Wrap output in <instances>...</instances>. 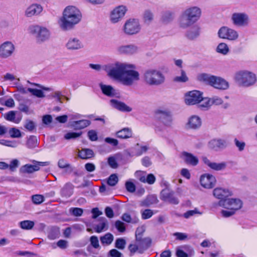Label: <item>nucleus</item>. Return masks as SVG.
<instances>
[{"label": "nucleus", "instance_id": "49", "mask_svg": "<svg viewBox=\"0 0 257 257\" xmlns=\"http://www.w3.org/2000/svg\"><path fill=\"white\" fill-rule=\"evenodd\" d=\"M201 185L204 188H209V174H204L200 178Z\"/></svg>", "mask_w": 257, "mask_h": 257}, {"label": "nucleus", "instance_id": "27", "mask_svg": "<svg viewBox=\"0 0 257 257\" xmlns=\"http://www.w3.org/2000/svg\"><path fill=\"white\" fill-rule=\"evenodd\" d=\"M201 125V120L200 118L197 115H192L186 123V127L188 128L196 130L199 128Z\"/></svg>", "mask_w": 257, "mask_h": 257}, {"label": "nucleus", "instance_id": "25", "mask_svg": "<svg viewBox=\"0 0 257 257\" xmlns=\"http://www.w3.org/2000/svg\"><path fill=\"white\" fill-rule=\"evenodd\" d=\"M196 23L200 18L201 10L198 7H191L184 10Z\"/></svg>", "mask_w": 257, "mask_h": 257}, {"label": "nucleus", "instance_id": "63", "mask_svg": "<svg viewBox=\"0 0 257 257\" xmlns=\"http://www.w3.org/2000/svg\"><path fill=\"white\" fill-rule=\"evenodd\" d=\"M24 127L27 129L28 131L30 132H32L33 131L35 128V123L30 120H26Z\"/></svg>", "mask_w": 257, "mask_h": 257}, {"label": "nucleus", "instance_id": "46", "mask_svg": "<svg viewBox=\"0 0 257 257\" xmlns=\"http://www.w3.org/2000/svg\"><path fill=\"white\" fill-rule=\"evenodd\" d=\"M100 241L102 244L109 245L111 243L113 240V236L110 233H107L104 235L100 237Z\"/></svg>", "mask_w": 257, "mask_h": 257}, {"label": "nucleus", "instance_id": "9", "mask_svg": "<svg viewBox=\"0 0 257 257\" xmlns=\"http://www.w3.org/2000/svg\"><path fill=\"white\" fill-rule=\"evenodd\" d=\"M232 24L238 27H247L250 23L249 15L244 12L233 13L231 17Z\"/></svg>", "mask_w": 257, "mask_h": 257}, {"label": "nucleus", "instance_id": "12", "mask_svg": "<svg viewBox=\"0 0 257 257\" xmlns=\"http://www.w3.org/2000/svg\"><path fill=\"white\" fill-rule=\"evenodd\" d=\"M160 198L161 200L173 205H177L180 202L175 192L170 188L163 189L160 193Z\"/></svg>", "mask_w": 257, "mask_h": 257}, {"label": "nucleus", "instance_id": "41", "mask_svg": "<svg viewBox=\"0 0 257 257\" xmlns=\"http://www.w3.org/2000/svg\"><path fill=\"white\" fill-rule=\"evenodd\" d=\"M100 221V223L95 225L94 227V229L95 231L97 233H100L103 231V230L107 229V221L105 218L101 217L99 219Z\"/></svg>", "mask_w": 257, "mask_h": 257}, {"label": "nucleus", "instance_id": "6", "mask_svg": "<svg viewBox=\"0 0 257 257\" xmlns=\"http://www.w3.org/2000/svg\"><path fill=\"white\" fill-rule=\"evenodd\" d=\"M28 32L35 37L38 43H42L48 41L51 35V33L47 28L38 25L29 26Z\"/></svg>", "mask_w": 257, "mask_h": 257}, {"label": "nucleus", "instance_id": "33", "mask_svg": "<svg viewBox=\"0 0 257 257\" xmlns=\"http://www.w3.org/2000/svg\"><path fill=\"white\" fill-rule=\"evenodd\" d=\"M159 200L156 196L150 195L140 203V206L142 207H149L153 204H157Z\"/></svg>", "mask_w": 257, "mask_h": 257}, {"label": "nucleus", "instance_id": "30", "mask_svg": "<svg viewBox=\"0 0 257 257\" xmlns=\"http://www.w3.org/2000/svg\"><path fill=\"white\" fill-rule=\"evenodd\" d=\"M74 186L71 183H66L61 189V195L65 198L70 197L73 193Z\"/></svg>", "mask_w": 257, "mask_h": 257}, {"label": "nucleus", "instance_id": "16", "mask_svg": "<svg viewBox=\"0 0 257 257\" xmlns=\"http://www.w3.org/2000/svg\"><path fill=\"white\" fill-rule=\"evenodd\" d=\"M15 46L9 41L3 43L0 45V58L6 59L11 56L14 53Z\"/></svg>", "mask_w": 257, "mask_h": 257}, {"label": "nucleus", "instance_id": "43", "mask_svg": "<svg viewBox=\"0 0 257 257\" xmlns=\"http://www.w3.org/2000/svg\"><path fill=\"white\" fill-rule=\"evenodd\" d=\"M216 51L217 53L223 55H226L229 53L230 49L227 44L220 43L216 47Z\"/></svg>", "mask_w": 257, "mask_h": 257}, {"label": "nucleus", "instance_id": "35", "mask_svg": "<svg viewBox=\"0 0 257 257\" xmlns=\"http://www.w3.org/2000/svg\"><path fill=\"white\" fill-rule=\"evenodd\" d=\"M102 93L109 97H113L115 94V90L110 85H106L100 83L99 84Z\"/></svg>", "mask_w": 257, "mask_h": 257}, {"label": "nucleus", "instance_id": "3", "mask_svg": "<svg viewBox=\"0 0 257 257\" xmlns=\"http://www.w3.org/2000/svg\"><path fill=\"white\" fill-rule=\"evenodd\" d=\"M220 206L226 210H222L220 213L224 217H230L240 210L243 206L242 201L239 198H229L220 200L218 202Z\"/></svg>", "mask_w": 257, "mask_h": 257}, {"label": "nucleus", "instance_id": "20", "mask_svg": "<svg viewBox=\"0 0 257 257\" xmlns=\"http://www.w3.org/2000/svg\"><path fill=\"white\" fill-rule=\"evenodd\" d=\"M65 47L69 50L75 51L82 49L84 47V45L78 38L71 37L66 43Z\"/></svg>", "mask_w": 257, "mask_h": 257}, {"label": "nucleus", "instance_id": "44", "mask_svg": "<svg viewBox=\"0 0 257 257\" xmlns=\"http://www.w3.org/2000/svg\"><path fill=\"white\" fill-rule=\"evenodd\" d=\"M181 75L176 76L173 78V81L178 83H185L189 80L185 71L183 69H180Z\"/></svg>", "mask_w": 257, "mask_h": 257}, {"label": "nucleus", "instance_id": "24", "mask_svg": "<svg viewBox=\"0 0 257 257\" xmlns=\"http://www.w3.org/2000/svg\"><path fill=\"white\" fill-rule=\"evenodd\" d=\"M138 47L135 45L131 44L127 45H122L117 48V51L119 54H134L138 52Z\"/></svg>", "mask_w": 257, "mask_h": 257}, {"label": "nucleus", "instance_id": "47", "mask_svg": "<svg viewBox=\"0 0 257 257\" xmlns=\"http://www.w3.org/2000/svg\"><path fill=\"white\" fill-rule=\"evenodd\" d=\"M226 164L225 162L220 163H210V168L215 171H220L226 168Z\"/></svg>", "mask_w": 257, "mask_h": 257}, {"label": "nucleus", "instance_id": "17", "mask_svg": "<svg viewBox=\"0 0 257 257\" xmlns=\"http://www.w3.org/2000/svg\"><path fill=\"white\" fill-rule=\"evenodd\" d=\"M43 11V7L40 4H32L25 10L24 15L27 18H31L39 15Z\"/></svg>", "mask_w": 257, "mask_h": 257}, {"label": "nucleus", "instance_id": "11", "mask_svg": "<svg viewBox=\"0 0 257 257\" xmlns=\"http://www.w3.org/2000/svg\"><path fill=\"white\" fill-rule=\"evenodd\" d=\"M127 9L124 5L116 7L110 12L109 20L112 24H116L121 21L124 17Z\"/></svg>", "mask_w": 257, "mask_h": 257}, {"label": "nucleus", "instance_id": "53", "mask_svg": "<svg viewBox=\"0 0 257 257\" xmlns=\"http://www.w3.org/2000/svg\"><path fill=\"white\" fill-rule=\"evenodd\" d=\"M0 144L12 148H16L18 146V143L16 141H11L6 140H1Z\"/></svg>", "mask_w": 257, "mask_h": 257}, {"label": "nucleus", "instance_id": "48", "mask_svg": "<svg viewBox=\"0 0 257 257\" xmlns=\"http://www.w3.org/2000/svg\"><path fill=\"white\" fill-rule=\"evenodd\" d=\"M141 217L146 220L150 218L154 214L153 210L150 209H146L141 210Z\"/></svg>", "mask_w": 257, "mask_h": 257}, {"label": "nucleus", "instance_id": "64", "mask_svg": "<svg viewBox=\"0 0 257 257\" xmlns=\"http://www.w3.org/2000/svg\"><path fill=\"white\" fill-rule=\"evenodd\" d=\"M108 255L111 257H123L122 253L116 249H112L108 252Z\"/></svg>", "mask_w": 257, "mask_h": 257}, {"label": "nucleus", "instance_id": "31", "mask_svg": "<svg viewBox=\"0 0 257 257\" xmlns=\"http://www.w3.org/2000/svg\"><path fill=\"white\" fill-rule=\"evenodd\" d=\"M199 34V27L197 26H194L186 32L185 36L187 39L193 40L197 38Z\"/></svg>", "mask_w": 257, "mask_h": 257}, {"label": "nucleus", "instance_id": "38", "mask_svg": "<svg viewBox=\"0 0 257 257\" xmlns=\"http://www.w3.org/2000/svg\"><path fill=\"white\" fill-rule=\"evenodd\" d=\"M79 157L82 159H89L94 157L93 151L89 149H82L79 151Z\"/></svg>", "mask_w": 257, "mask_h": 257}, {"label": "nucleus", "instance_id": "42", "mask_svg": "<svg viewBox=\"0 0 257 257\" xmlns=\"http://www.w3.org/2000/svg\"><path fill=\"white\" fill-rule=\"evenodd\" d=\"M132 136V131L128 128H124L116 133L117 137L120 139H128L131 138Z\"/></svg>", "mask_w": 257, "mask_h": 257}, {"label": "nucleus", "instance_id": "54", "mask_svg": "<svg viewBox=\"0 0 257 257\" xmlns=\"http://www.w3.org/2000/svg\"><path fill=\"white\" fill-rule=\"evenodd\" d=\"M198 104V107L200 109L203 110H207L209 107V99L207 98H203L202 100Z\"/></svg>", "mask_w": 257, "mask_h": 257}, {"label": "nucleus", "instance_id": "59", "mask_svg": "<svg viewBox=\"0 0 257 257\" xmlns=\"http://www.w3.org/2000/svg\"><path fill=\"white\" fill-rule=\"evenodd\" d=\"M223 103V100L221 98L217 96H212L210 98V105H218L221 104Z\"/></svg>", "mask_w": 257, "mask_h": 257}, {"label": "nucleus", "instance_id": "45", "mask_svg": "<svg viewBox=\"0 0 257 257\" xmlns=\"http://www.w3.org/2000/svg\"><path fill=\"white\" fill-rule=\"evenodd\" d=\"M35 223L31 220H24L19 222L20 227L24 230H31L34 226Z\"/></svg>", "mask_w": 257, "mask_h": 257}, {"label": "nucleus", "instance_id": "52", "mask_svg": "<svg viewBox=\"0 0 257 257\" xmlns=\"http://www.w3.org/2000/svg\"><path fill=\"white\" fill-rule=\"evenodd\" d=\"M15 112L14 111H10L6 114L5 118L9 121L18 123L20 122V120H15Z\"/></svg>", "mask_w": 257, "mask_h": 257}, {"label": "nucleus", "instance_id": "28", "mask_svg": "<svg viewBox=\"0 0 257 257\" xmlns=\"http://www.w3.org/2000/svg\"><path fill=\"white\" fill-rule=\"evenodd\" d=\"M210 147L215 151L222 150L225 148L227 144L225 140L222 139H213L210 142Z\"/></svg>", "mask_w": 257, "mask_h": 257}, {"label": "nucleus", "instance_id": "13", "mask_svg": "<svg viewBox=\"0 0 257 257\" xmlns=\"http://www.w3.org/2000/svg\"><path fill=\"white\" fill-rule=\"evenodd\" d=\"M203 99L202 93L200 91L194 90L187 92L185 94V103L188 105L199 103Z\"/></svg>", "mask_w": 257, "mask_h": 257}, {"label": "nucleus", "instance_id": "40", "mask_svg": "<svg viewBox=\"0 0 257 257\" xmlns=\"http://www.w3.org/2000/svg\"><path fill=\"white\" fill-rule=\"evenodd\" d=\"M175 14L173 12L166 11L162 13L161 21L165 24L171 22L174 18Z\"/></svg>", "mask_w": 257, "mask_h": 257}, {"label": "nucleus", "instance_id": "51", "mask_svg": "<svg viewBox=\"0 0 257 257\" xmlns=\"http://www.w3.org/2000/svg\"><path fill=\"white\" fill-rule=\"evenodd\" d=\"M118 179L115 174L111 175L107 179V184L110 186H115L118 182Z\"/></svg>", "mask_w": 257, "mask_h": 257}, {"label": "nucleus", "instance_id": "62", "mask_svg": "<svg viewBox=\"0 0 257 257\" xmlns=\"http://www.w3.org/2000/svg\"><path fill=\"white\" fill-rule=\"evenodd\" d=\"M82 133H75V132H69L67 133L65 136L64 138L66 140H70L72 139H75L80 137Z\"/></svg>", "mask_w": 257, "mask_h": 257}, {"label": "nucleus", "instance_id": "61", "mask_svg": "<svg viewBox=\"0 0 257 257\" xmlns=\"http://www.w3.org/2000/svg\"><path fill=\"white\" fill-rule=\"evenodd\" d=\"M69 211L75 216H80L82 215L83 210L80 208H71Z\"/></svg>", "mask_w": 257, "mask_h": 257}, {"label": "nucleus", "instance_id": "58", "mask_svg": "<svg viewBox=\"0 0 257 257\" xmlns=\"http://www.w3.org/2000/svg\"><path fill=\"white\" fill-rule=\"evenodd\" d=\"M37 143V139L35 136H31L28 140L27 146L29 148L35 147Z\"/></svg>", "mask_w": 257, "mask_h": 257}, {"label": "nucleus", "instance_id": "32", "mask_svg": "<svg viewBox=\"0 0 257 257\" xmlns=\"http://www.w3.org/2000/svg\"><path fill=\"white\" fill-rule=\"evenodd\" d=\"M149 148L147 146H141L139 144H137L132 149V156H140L143 153L146 152Z\"/></svg>", "mask_w": 257, "mask_h": 257}, {"label": "nucleus", "instance_id": "4", "mask_svg": "<svg viewBox=\"0 0 257 257\" xmlns=\"http://www.w3.org/2000/svg\"><path fill=\"white\" fill-rule=\"evenodd\" d=\"M233 79L236 84L243 87L254 85L257 81L256 74L247 70H240L235 72Z\"/></svg>", "mask_w": 257, "mask_h": 257}, {"label": "nucleus", "instance_id": "60", "mask_svg": "<svg viewBox=\"0 0 257 257\" xmlns=\"http://www.w3.org/2000/svg\"><path fill=\"white\" fill-rule=\"evenodd\" d=\"M125 186L126 190L130 193H134L136 191L135 185L130 181H127L125 182Z\"/></svg>", "mask_w": 257, "mask_h": 257}, {"label": "nucleus", "instance_id": "57", "mask_svg": "<svg viewBox=\"0 0 257 257\" xmlns=\"http://www.w3.org/2000/svg\"><path fill=\"white\" fill-rule=\"evenodd\" d=\"M125 240L121 238H118L116 240L115 242V246L118 249H123L125 246Z\"/></svg>", "mask_w": 257, "mask_h": 257}, {"label": "nucleus", "instance_id": "23", "mask_svg": "<svg viewBox=\"0 0 257 257\" xmlns=\"http://www.w3.org/2000/svg\"><path fill=\"white\" fill-rule=\"evenodd\" d=\"M114 63L108 64L106 65H101L100 64H89V66L92 69L99 71L101 70H104L107 73V75L110 77H111V73H112Z\"/></svg>", "mask_w": 257, "mask_h": 257}, {"label": "nucleus", "instance_id": "22", "mask_svg": "<svg viewBox=\"0 0 257 257\" xmlns=\"http://www.w3.org/2000/svg\"><path fill=\"white\" fill-rule=\"evenodd\" d=\"M213 195L216 198L222 200L232 196L233 192L229 189L216 188L213 191Z\"/></svg>", "mask_w": 257, "mask_h": 257}, {"label": "nucleus", "instance_id": "19", "mask_svg": "<svg viewBox=\"0 0 257 257\" xmlns=\"http://www.w3.org/2000/svg\"><path fill=\"white\" fill-rule=\"evenodd\" d=\"M195 23L192 20L191 17L185 12L183 11L179 18V25L180 27L183 29H186Z\"/></svg>", "mask_w": 257, "mask_h": 257}, {"label": "nucleus", "instance_id": "10", "mask_svg": "<svg viewBox=\"0 0 257 257\" xmlns=\"http://www.w3.org/2000/svg\"><path fill=\"white\" fill-rule=\"evenodd\" d=\"M217 35L219 38L230 41H236L239 38V34L236 30L227 26L221 27L219 29Z\"/></svg>", "mask_w": 257, "mask_h": 257}, {"label": "nucleus", "instance_id": "1", "mask_svg": "<svg viewBox=\"0 0 257 257\" xmlns=\"http://www.w3.org/2000/svg\"><path fill=\"white\" fill-rule=\"evenodd\" d=\"M134 64L116 62L114 63L111 77L122 84L131 86L140 80V73Z\"/></svg>", "mask_w": 257, "mask_h": 257}, {"label": "nucleus", "instance_id": "21", "mask_svg": "<svg viewBox=\"0 0 257 257\" xmlns=\"http://www.w3.org/2000/svg\"><path fill=\"white\" fill-rule=\"evenodd\" d=\"M17 89L19 92L22 94H26L28 93V92H29L33 95L38 98H43L45 96L44 92L41 90L32 88H28L27 89L22 84L18 85L17 86Z\"/></svg>", "mask_w": 257, "mask_h": 257}, {"label": "nucleus", "instance_id": "36", "mask_svg": "<svg viewBox=\"0 0 257 257\" xmlns=\"http://www.w3.org/2000/svg\"><path fill=\"white\" fill-rule=\"evenodd\" d=\"M184 157V160L187 164L193 166H196L198 163V159L190 153L183 152L182 154Z\"/></svg>", "mask_w": 257, "mask_h": 257}, {"label": "nucleus", "instance_id": "26", "mask_svg": "<svg viewBox=\"0 0 257 257\" xmlns=\"http://www.w3.org/2000/svg\"><path fill=\"white\" fill-rule=\"evenodd\" d=\"M136 243L140 248V253H142L151 245V240L150 238H136Z\"/></svg>", "mask_w": 257, "mask_h": 257}, {"label": "nucleus", "instance_id": "5", "mask_svg": "<svg viewBox=\"0 0 257 257\" xmlns=\"http://www.w3.org/2000/svg\"><path fill=\"white\" fill-rule=\"evenodd\" d=\"M144 82L151 86H158L165 80L164 75L160 71L155 69H148L143 74Z\"/></svg>", "mask_w": 257, "mask_h": 257}, {"label": "nucleus", "instance_id": "37", "mask_svg": "<svg viewBox=\"0 0 257 257\" xmlns=\"http://www.w3.org/2000/svg\"><path fill=\"white\" fill-rule=\"evenodd\" d=\"M154 15L150 10H146L143 15V20L145 24L150 25L154 21Z\"/></svg>", "mask_w": 257, "mask_h": 257}, {"label": "nucleus", "instance_id": "39", "mask_svg": "<svg viewBox=\"0 0 257 257\" xmlns=\"http://www.w3.org/2000/svg\"><path fill=\"white\" fill-rule=\"evenodd\" d=\"M58 166L60 168L64 169V172L65 173L70 174L73 171V169L71 165L63 159L59 160Z\"/></svg>", "mask_w": 257, "mask_h": 257}, {"label": "nucleus", "instance_id": "56", "mask_svg": "<svg viewBox=\"0 0 257 257\" xmlns=\"http://www.w3.org/2000/svg\"><path fill=\"white\" fill-rule=\"evenodd\" d=\"M9 134L11 138H18L21 137V133L19 130L13 127L9 130Z\"/></svg>", "mask_w": 257, "mask_h": 257}, {"label": "nucleus", "instance_id": "29", "mask_svg": "<svg viewBox=\"0 0 257 257\" xmlns=\"http://www.w3.org/2000/svg\"><path fill=\"white\" fill-rule=\"evenodd\" d=\"M111 105L114 108L122 111L130 112L132 109L124 103L117 101L115 99H111L110 101Z\"/></svg>", "mask_w": 257, "mask_h": 257}, {"label": "nucleus", "instance_id": "7", "mask_svg": "<svg viewBox=\"0 0 257 257\" xmlns=\"http://www.w3.org/2000/svg\"><path fill=\"white\" fill-rule=\"evenodd\" d=\"M124 33L132 36L139 34L141 30V25L138 19L131 18L127 20L122 28Z\"/></svg>", "mask_w": 257, "mask_h": 257}, {"label": "nucleus", "instance_id": "15", "mask_svg": "<svg viewBox=\"0 0 257 257\" xmlns=\"http://www.w3.org/2000/svg\"><path fill=\"white\" fill-rule=\"evenodd\" d=\"M32 162L34 164V165L26 164L22 166L20 169V172L23 174H31L39 171L41 166H46L49 165L48 162H38L33 160Z\"/></svg>", "mask_w": 257, "mask_h": 257}, {"label": "nucleus", "instance_id": "8", "mask_svg": "<svg viewBox=\"0 0 257 257\" xmlns=\"http://www.w3.org/2000/svg\"><path fill=\"white\" fill-rule=\"evenodd\" d=\"M155 117L163 125L167 127H171L173 118L171 112L167 109H158L155 111Z\"/></svg>", "mask_w": 257, "mask_h": 257}, {"label": "nucleus", "instance_id": "2", "mask_svg": "<svg viewBox=\"0 0 257 257\" xmlns=\"http://www.w3.org/2000/svg\"><path fill=\"white\" fill-rule=\"evenodd\" d=\"M82 14L78 9L68 6L64 10L62 16L58 21V25L63 31L72 29L81 20Z\"/></svg>", "mask_w": 257, "mask_h": 257}, {"label": "nucleus", "instance_id": "34", "mask_svg": "<svg viewBox=\"0 0 257 257\" xmlns=\"http://www.w3.org/2000/svg\"><path fill=\"white\" fill-rule=\"evenodd\" d=\"M90 124V122L88 120L82 119L78 121H74L72 122L71 126L75 130H81Z\"/></svg>", "mask_w": 257, "mask_h": 257}, {"label": "nucleus", "instance_id": "14", "mask_svg": "<svg viewBox=\"0 0 257 257\" xmlns=\"http://www.w3.org/2000/svg\"><path fill=\"white\" fill-rule=\"evenodd\" d=\"M210 85L220 90H226L229 88V83L225 79L214 75L210 76Z\"/></svg>", "mask_w": 257, "mask_h": 257}, {"label": "nucleus", "instance_id": "18", "mask_svg": "<svg viewBox=\"0 0 257 257\" xmlns=\"http://www.w3.org/2000/svg\"><path fill=\"white\" fill-rule=\"evenodd\" d=\"M195 23L192 20L191 17L185 12L183 11L179 18V25L180 27L183 29H186Z\"/></svg>", "mask_w": 257, "mask_h": 257}, {"label": "nucleus", "instance_id": "50", "mask_svg": "<svg viewBox=\"0 0 257 257\" xmlns=\"http://www.w3.org/2000/svg\"><path fill=\"white\" fill-rule=\"evenodd\" d=\"M121 219L125 222L132 223H137L139 220V219L137 218L132 219L131 215L127 213H124L121 216Z\"/></svg>", "mask_w": 257, "mask_h": 257}, {"label": "nucleus", "instance_id": "55", "mask_svg": "<svg viewBox=\"0 0 257 257\" xmlns=\"http://www.w3.org/2000/svg\"><path fill=\"white\" fill-rule=\"evenodd\" d=\"M33 202L35 204H39L44 201V197L42 195L36 194L32 196Z\"/></svg>", "mask_w": 257, "mask_h": 257}]
</instances>
